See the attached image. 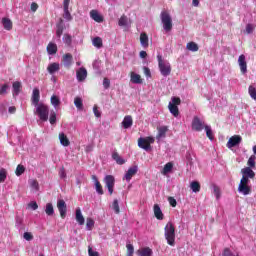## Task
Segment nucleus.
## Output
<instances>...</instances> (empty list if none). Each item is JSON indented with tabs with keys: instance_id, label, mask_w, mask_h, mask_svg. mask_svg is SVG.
<instances>
[{
	"instance_id": "obj_43",
	"label": "nucleus",
	"mask_w": 256,
	"mask_h": 256,
	"mask_svg": "<svg viewBox=\"0 0 256 256\" xmlns=\"http://www.w3.org/2000/svg\"><path fill=\"white\" fill-rule=\"evenodd\" d=\"M112 209L116 215H119L121 213V210L119 208V200L115 199L112 203Z\"/></svg>"
},
{
	"instance_id": "obj_6",
	"label": "nucleus",
	"mask_w": 256,
	"mask_h": 256,
	"mask_svg": "<svg viewBox=\"0 0 256 256\" xmlns=\"http://www.w3.org/2000/svg\"><path fill=\"white\" fill-rule=\"evenodd\" d=\"M239 193H242V195H250L251 193V186H249V181L247 180H240L239 186H238Z\"/></svg>"
},
{
	"instance_id": "obj_49",
	"label": "nucleus",
	"mask_w": 256,
	"mask_h": 256,
	"mask_svg": "<svg viewBox=\"0 0 256 256\" xmlns=\"http://www.w3.org/2000/svg\"><path fill=\"white\" fill-rule=\"evenodd\" d=\"M51 104L54 106V107H59V105H61V100H59V97L53 95L51 97Z\"/></svg>"
},
{
	"instance_id": "obj_12",
	"label": "nucleus",
	"mask_w": 256,
	"mask_h": 256,
	"mask_svg": "<svg viewBox=\"0 0 256 256\" xmlns=\"http://www.w3.org/2000/svg\"><path fill=\"white\" fill-rule=\"evenodd\" d=\"M69 3H71V0L63 1V9H64L63 18L66 19V21H73V16H71V12H69Z\"/></svg>"
},
{
	"instance_id": "obj_46",
	"label": "nucleus",
	"mask_w": 256,
	"mask_h": 256,
	"mask_svg": "<svg viewBox=\"0 0 256 256\" xmlns=\"http://www.w3.org/2000/svg\"><path fill=\"white\" fill-rule=\"evenodd\" d=\"M213 193L217 200L221 199V188L217 185H213Z\"/></svg>"
},
{
	"instance_id": "obj_3",
	"label": "nucleus",
	"mask_w": 256,
	"mask_h": 256,
	"mask_svg": "<svg viewBox=\"0 0 256 256\" xmlns=\"http://www.w3.org/2000/svg\"><path fill=\"white\" fill-rule=\"evenodd\" d=\"M157 60L161 75H163V77H168V75H171V64L163 61V56L161 55L157 56Z\"/></svg>"
},
{
	"instance_id": "obj_41",
	"label": "nucleus",
	"mask_w": 256,
	"mask_h": 256,
	"mask_svg": "<svg viewBox=\"0 0 256 256\" xmlns=\"http://www.w3.org/2000/svg\"><path fill=\"white\" fill-rule=\"evenodd\" d=\"M93 227H95V220H93L92 218H87L86 219L87 231H92Z\"/></svg>"
},
{
	"instance_id": "obj_32",
	"label": "nucleus",
	"mask_w": 256,
	"mask_h": 256,
	"mask_svg": "<svg viewBox=\"0 0 256 256\" xmlns=\"http://www.w3.org/2000/svg\"><path fill=\"white\" fill-rule=\"evenodd\" d=\"M190 189L193 193H199V191H201V183H199V181H192L190 183Z\"/></svg>"
},
{
	"instance_id": "obj_37",
	"label": "nucleus",
	"mask_w": 256,
	"mask_h": 256,
	"mask_svg": "<svg viewBox=\"0 0 256 256\" xmlns=\"http://www.w3.org/2000/svg\"><path fill=\"white\" fill-rule=\"evenodd\" d=\"M186 49H188V51H192L193 53L199 51V45H197V43L195 42H189L186 45Z\"/></svg>"
},
{
	"instance_id": "obj_4",
	"label": "nucleus",
	"mask_w": 256,
	"mask_h": 256,
	"mask_svg": "<svg viewBox=\"0 0 256 256\" xmlns=\"http://www.w3.org/2000/svg\"><path fill=\"white\" fill-rule=\"evenodd\" d=\"M153 143H155V138L151 136L138 139V147H140V149H144V151L151 150V144Z\"/></svg>"
},
{
	"instance_id": "obj_33",
	"label": "nucleus",
	"mask_w": 256,
	"mask_h": 256,
	"mask_svg": "<svg viewBox=\"0 0 256 256\" xmlns=\"http://www.w3.org/2000/svg\"><path fill=\"white\" fill-rule=\"evenodd\" d=\"M168 109L171 114H173L174 117H179V107L175 106V104H171V102L168 105Z\"/></svg>"
},
{
	"instance_id": "obj_44",
	"label": "nucleus",
	"mask_w": 256,
	"mask_h": 256,
	"mask_svg": "<svg viewBox=\"0 0 256 256\" xmlns=\"http://www.w3.org/2000/svg\"><path fill=\"white\" fill-rule=\"evenodd\" d=\"M126 256H133L135 253V247H133V244H126Z\"/></svg>"
},
{
	"instance_id": "obj_35",
	"label": "nucleus",
	"mask_w": 256,
	"mask_h": 256,
	"mask_svg": "<svg viewBox=\"0 0 256 256\" xmlns=\"http://www.w3.org/2000/svg\"><path fill=\"white\" fill-rule=\"evenodd\" d=\"M45 213L48 215V217H53V215H55V209L53 208L52 203L46 204Z\"/></svg>"
},
{
	"instance_id": "obj_2",
	"label": "nucleus",
	"mask_w": 256,
	"mask_h": 256,
	"mask_svg": "<svg viewBox=\"0 0 256 256\" xmlns=\"http://www.w3.org/2000/svg\"><path fill=\"white\" fill-rule=\"evenodd\" d=\"M36 111L35 115H38L40 121H48L49 120V106L43 103L35 105Z\"/></svg>"
},
{
	"instance_id": "obj_5",
	"label": "nucleus",
	"mask_w": 256,
	"mask_h": 256,
	"mask_svg": "<svg viewBox=\"0 0 256 256\" xmlns=\"http://www.w3.org/2000/svg\"><path fill=\"white\" fill-rule=\"evenodd\" d=\"M161 21L165 31H171V29H173V20L171 19V15L167 12L161 13Z\"/></svg>"
},
{
	"instance_id": "obj_24",
	"label": "nucleus",
	"mask_w": 256,
	"mask_h": 256,
	"mask_svg": "<svg viewBox=\"0 0 256 256\" xmlns=\"http://www.w3.org/2000/svg\"><path fill=\"white\" fill-rule=\"evenodd\" d=\"M138 256H151L153 255V250L149 247H144L142 249L137 250Z\"/></svg>"
},
{
	"instance_id": "obj_50",
	"label": "nucleus",
	"mask_w": 256,
	"mask_h": 256,
	"mask_svg": "<svg viewBox=\"0 0 256 256\" xmlns=\"http://www.w3.org/2000/svg\"><path fill=\"white\" fill-rule=\"evenodd\" d=\"M5 179H7V170L2 168L0 169V183H5Z\"/></svg>"
},
{
	"instance_id": "obj_64",
	"label": "nucleus",
	"mask_w": 256,
	"mask_h": 256,
	"mask_svg": "<svg viewBox=\"0 0 256 256\" xmlns=\"http://www.w3.org/2000/svg\"><path fill=\"white\" fill-rule=\"evenodd\" d=\"M144 74L146 77H151V70L148 67H144Z\"/></svg>"
},
{
	"instance_id": "obj_59",
	"label": "nucleus",
	"mask_w": 256,
	"mask_h": 256,
	"mask_svg": "<svg viewBox=\"0 0 256 256\" xmlns=\"http://www.w3.org/2000/svg\"><path fill=\"white\" fill-rule=\"evenodd\" d=\"M254 27H253V24H247L246 25V33L249 35V34H251V33H253V31H254Z\"/></svg>"
},
{
	"instance_id": "obj_20",
	"label": "nucleus",
	"mask_w": 256,
	"mask_h": 256,
	"mask_svg": "<svg viewBox=\"0 0 256 256\" xmlns=\"http://www.w3.org/2000/svg\"><path fill=\"white\" fill-rule=\"evenodd\" d=\"M90 17L93 21H96V23H103V16H101L97 10H91Z\"/></svg>"
},
{
	"instance_id": "obj_21",
	"label": "nucleus",
	"mask_w": 256,
	"mask_h": 256,
	"mask_svg": "<svg viewBox=\"0 0 256 256\" xmlns=\"http://www.w3.org/2000/svg\"><path fill=\"white\" fill-rule=\"evenodd\" d=\"M130 81L131 83H134L136 85H141V83H143V79L141 78V75L136 74L135 72L130 73Z\"/></svg>"
},
{
	"instance_id": "obj_11",
	"label": "nucleus",
	"mask_w": 256,
	"mask_h": 256,
	"mask_svg": "<svg viewBox=\"0 0 256 256\" xmlns=\"http://www.w3.org/2000/svg\"><path fill=\"white\" fill-rule=\"evenodd\" d=\"M241 141H243V138L241 136L234 135V136L230 137L226 146L228 147V149H233V147H237V145H239L241 143Z\"/></svg>"
},
{
	"instance_id": "obj_1",
	"label": "nucleus",
	"mask_w": 256,
	"mask_h": 256,
	"mask_svg": "<svg viewBox=\"0 0 256 256\" xmlns=\"http://www.w3.org/2000/svg\"><path fill=\"white\" fill-rule=\"evenodd\" d=\"M165 239L171 247L175 246V226L173 223L168 222L164 228Z\"/></svg>"
},
{
	"instance_id": "obj_25",
	"label": "nucleus",
	"mask_w": 256,
	"mask_h": 256,
	"mask_svg": "<svg viewBox=\"0 0 256 256\" xmlns=\"http://www.w3.org/2000/svg\"><path fill=\"white\" fill-rule=\"evenodd\" d=\"M2 25L6 31L13 29V21L7 17L2 18Z\"/></svg>"
},
{
	"instance_id": "obj_31",
	"label": "nucleus",
	"mask_w": 256,
	"mask_h": 256,
	"mask_svg": "<svg viewBox=\"0 0 256 256\" xmlns=\"http://www.w3.org/2000/svg\"><path fill=\"white\" fill-rule=\"evenodd\" d=\"M12 87H13V96L17 97V95L21 93V82L19 81L13 82Z\"/></svg>"
},
{
	"instance_id": "obj_16",
	"label": "nucleus",
	"mask_w": 256,
	"mask_h": 256,
	"mask_svg": "<svg viewBox=\"0 0 256 256\" xmlns=\"http://www.w3.org/2000/svg\"><path fill=\"white\" fill-rule=\"evenodd\" d=\"M137 171H138L137 166H133V167L129 168L124 176V179L129 183V181H131V179H133L134 175H137Z\"/></svg>"
},
{
	"instance_id": "obj_36",
	"label": "nucleus",
	"mask_w": 256,
	"mask_h": 256,
	"mask_svg": "<svg viewBox=\"0 0 256 256\" xmlns=\"http://www.w3.org/2000/svg\"><path fill=\"white\" fill-rule=\"evenodd\" d=\"M92 45L94 47H96L97 49H101V47H103V39L99 36L95 37L93 40H92Z\"/></svg>"
},
{
	"instance_id": "obj_58",
	"label": "nucleus",
	"mask_w": 256,
	"mask_h": 256,
	"mask_svg": "<svg viewBox=\"0 0 256 256\" xmlns=\"http://www.w3.org/2000/svg\"><path fill=\"white\" fill-rule=\"evenodd\" d=\"M88 254L89 256H99V252L93 251V248L91 246L88 247Z\"/></svg>"
},
{
	"instance_id": "obj_10",
	"label": "nucleus",
	"mask_w": 256,
	"mask_h": 256,
	"mask_svg": "<svg viewBox=\"0 0 256 256\" xmlns=\"http://www.w3.org/2000/svg\"><path fill=\"white\" fill-rule=\"evenodd\" d=\"M57 209L60 213V217L65 219V217H67V204L65 203V200L60 199L57 201Z\"/></svg>"
},
{
	"instance_id": "obj_26",
	"label": "nucleus",
	"mask_w": 256,
	"mask_h": 256,
	"mask_svg": "<svg viewBox=\"0 0 256 256\" xmlns=\"http://www.w3.org/2000/svg\"><path fill=\"white\" fill-rule=\"evenodd\" d=\"M93 181L95 182L96 192L98 195H103V186L101 185V182L97 179V176H92Z\"/></svg>"
},
{
	"instance_id": "obj_18",
	"label": "nucleus",
	"mask_w": 256,
	"mask_h": 256,
	"mask_svg": "<svg viewBox=\"0 0 256 256\" xmlns=\"http://www.w3.org/2000/svg\"><path fill=\"white\" fill-rule=\"evenodd\" d=\"M76 77H77V80L80 82L85 81V79H87V69L79 68L76 71Z\"/></svg>"
},
{
	"instance_id": "obj_51",
	"label": "nucleus",
	"mask_w": 256,
	"mask_h": 256,
	"mask_svg": "<svg viewBox=\"0 0 256 256\" xmlns=\"http://www.w3.org/2000/svg\"><path fill=\"white\" fill-rule=\"evenodd\" d=\"M49 121L51 125H55V123H57V113H55V111L50 113Z\"/></svg>"
},
{
	"instance_id": "obj_61",
	"label": "nucleus",
	"mask_w": 256,
	"mask_h": 256,
	"mask_svg": "<svg viewBox=\"0 0 256 256\" xmlns=\"http://www.w3.org/2000/svg\"><path fill=\"white\" fill-rule=\"evenodd\" d=\"M93 113L95 115V117H101V112L99 111V108L97 107V105H94L93 107Z\"/></svg>"
},
{
	"instance_id": "obj_48",
	"label": "nucleus",
	"mask_w": 256,
	"mask_h": 256,
	"mask_svg": "<svg viewBox=\"0 0 256 256\" xmlns=\"http://www.w3.org/2000/svg\"><path fill=\"white\" fill-rule=\"evenodd\" d=\"M74 105H75V107H77V109H79V110L83 109V100H82L81 98H79V97H76V98L74 99Z\"/></svg>"
},
{
	"instance_id": "obj_22",
	"label": "nucleus",
	"mask_w": 256,
	"mask_h": 256,
	"mask_svg": "<svg viewBox=\"0 0 256 256\" xmlns=\"http://www.w3.org/2000/svg\"><path fill=\"white\" fill-rule=\"evenodd\" d=\"M60 69H61V66L57 62H53L47 67V71L48 73H50V75L57 73V71H59Z\"/></svg>"
},
{
	"instance_id": "obj_27",
	"label": "nucleus",
	"mask_w": 256,
	"mask_h": 256,
	"mask_svg": "<svg viewBox=\"0 0 256 256\" xmlns=\"http://www.w3.org/2000/svg\"><path fill=\"white\" fill-rule=\"evenodd\" d=\"M140 43L145 49L149 47V36H147V33L140 34Z\"/></svg>"
},
{
	"instance_id": "obj_8",
	"label": "nucleus",
	"mask_w": 256,
	"mask_h": 256,
	"mask_svg": "<svg viewBox=\"0 0 256 256\" xmlns=\"http://www.w3.org/2000/svg\"><path fill=\"white\" fill-rule=\"evenodd\" d=\"M204 129H205V123H203V121H201V118H199L198 116H194L192 120V130L201 132Z\"/></svg>"
},
{
	"instance_id": "obj_63",
	"label": "nucleus",
	"mask_w": 256,
	"mask_h": 256,
	"mask_svg": "<svg viewBox=\"0 0 256 256\" xmlns=\"http://www.w3.org/2000/svg\"><path fill=\"white\" fill-rule=\"evenodd\" d=\"M39 9V5L35 2H33L31 4V11H33V13H35V11H37Z\"/></svg>"
},
{
	"instance_id": "obj_9",
	"label": "nucleus",
	"mask_w": 256,
	"mask_h": 256,
	"mask_svg": "<svg viewBox=\"0 0 256 256\" xmlns=\"http://www.w3.org/2000/svg\"><path fill=\"white\" fill-rule=\"evenodd\" d=\"M242 178L241 180L248 181L249 179H255V171L251 169L250 167H245L241 169Z\"/></svg>"
},
{
	"instance_id": "obj_19",
	"label": "nucleus",
	"mask_w": 256,
	"mask_h": 256,
	"mask_svg": "<svg viewBox=\"0 0 256 256\" xmlns=\"http://www.w3.org/2000/svg\"><path fill=\"white\" fill-rule=\"evenodd\" d=\"M122 126L124 129H130V127H133V117L131 115L125 116L122 121Z\"/></svg>"
},
{
	"instance_id": "obj_15",
	"label": "nucleus",
	"mask_w": 256,
	"mask_h": 256,
	"mask_svg": "<svg viewBox=\"0 0 256 256\" xmlns=\"http://www.w3.org/2000/svg\"><path fill=\"white\" fill-rule=\"evenodd\" d=\"M62 63L64 65V67L69 69V67H71V65H73V55H71V53H66L62 57Z\"/></svg>"
},
{
	"instance_id": "obj_60",
	"label": "nucleus",
	"mask_w": 256,
	"mask_h": 256,
	"mask_svg": "<svg viewBox=\"0 0 256 256\" xmlns=\"http://www.w3.org/2000/svg\"><path fill=\"white\" fill-rule=\"evenodd\" d=\"M24 239H25L26 241H32V239H33V234H31V232H25V233H24Z\"/></svg>"
},
{
	"instance_id": "obj_40",
	"label": "nucleus",
	"mask_w": 256,
	"mask_h": 256,
	"mask_svg": "<svg viewBox=\"0 0 256 256\" xmlns=\"http://www.w3.org/2000/svg\"><path fill=\"white\" fill-rule=\"evenodd\" d=\"M204 129L206 131V137H208L210 141H213V139H215V136L213 135V130H211V126L205 125Z\"/></svg>"
},
{
	"instance_id": "obj_34",
	"label": "nucleus",
	"mask_w": 256,
	"mask_h": 256,
	"mask_svg": "<svg viewBox=\"0 0 256 256\" xmlns=\"http://www.w3.org/2000/svg\"><path fill=\"white\" fill-rule=\"evenodd\" d=\"M112 159H114L118 165H125V159L121 158L118 152L112 153Z\"/></svg>"
},
{
	"instance_id": "obj_14",
	"label": "nucleus",
	"mask_w": 256,
	"mask_h": 256,
	"mask_svg": "<svg viewBox=\"0 0 256 256\" xmlns=\"http://www.w3.org/2000/svg\"><path fill=\"white\" fill-rule=\"evenodd\" d=\"M238 65L240 67V71L243 75L247 73V61L245 60V55L241 54L238 58Z\"/></svg>"
},
{
	"instance_id": "obj_17",
	"label": "nucleus",
	"mask_w": 256,
	"mask_h": 256,
	"mask_svg": "<svg viewBox=\"0 0 256 256\" xmlns=\"http://www.w3.org/2000/svg\"><path fill=\"white\" fill-rule=\"evenodd\" d=\"M63 31H65V24H63V18H60L59 22L56 25V37H58V39H61Z\"/></svg>"
},
{
	"instance_id": "obj_45",
	"label": "nucleus",
	"mask_w": 256,
	"mask_h": 256,
	"mask_svg": "<svg viewBox=\"0 0 256 256\" xmlns=\"http://www.w3.org/2000/svg\"><path fill=\"white\" fill-rule=\"evenodd\" d=\"M248 93H249L251 99H254V101H256V88L253 85L249 86Z\"/></svg>"
},
{
	"instance_id": "obj_55",
	"label": "nucleus",
	"mask_w": 256,
	"mask_h": 256,
	"mask_svg": "<svg viewBox=\"0 0 256 256\" xmlns=\"http://www.w3.org/2000/svg\"><path fill=\"white\" fill-rule=\"evenodd\" d=\"M171 105H175L176 107H177V105H181V98H179V97H172Z\"/></svg>"
},
{
	"instance_id": "obj_30",
	"label": "nucleus",
	"mask_w": 256,
	"mask_h": 256,
	"mask_svg": "<svg viewBox=\"0 0 256 256\" xmlns=\"http://www.w3.org/2000/svg\"><path fill=\"white\" fill-rule=\"evenodd\" d=\"M47 53L48 55H55L57 53V44L53 43V42H50L48 45H47Z\"/></svg>"
},
{
	"instance_id": "obj_62",
	"label": "nucleus",
	"mask_w": 256,
	"mask_h": 256,
	"mask_svg": "<svg viewBox=\"0 0 256 256\" xmlns=\"http://www.w3.org/2000/svg\"><path fill=\"white\" fill-rule=\"evenodd\" d=\"M222 256H234L229 248H225Z\"/></svg>"
},
{
	"instance_id": "obj_42",
	"label": "nucleus",
	"mask_w": 256,
	"mask_h": 256,
	"mask_svg": "<svg viewBox=\"0 0 256 256\" xmlns=\"http://www.w3.org/2000/svg\"><path fill=\"white\" fill-rule=\"evenodd\" d=\"M256 156L255 155H251L250 158L247 161V165L250 169H255V165H256Z\"/></svg>"
},
{
	"instance_id": "obj_56",
	"label": "nucleus",
	"mask_w": 256,
	"mask_h": 256,
	"mask_svg": "<svg viewBox=\"0 0 256 256\" xmlns=\"http://www.w3.org/2000/svg\"><path fill=\"white\" fill-rule=\"evenodd\" d=\"M168 203L171 205V207H177V200L173 197H168Z\"/></svg>"
},
{
	"instance_id": "obj_52",
	"label": "nucleus",
	"mask_w": 256,
	"mask_h": 256,
	"mask_svg": "<svg viewBox=\"0 0 256 256\" xmlns=\"http://www.w3.org/2000/svg\"><path fill=\"white\" fill-rule=\"evenodd\" d=\"M118 25H119L120 27H126V25H127V16L122 15V16L120 17L119 21H118Z\"/></svg>"
},
{
	"instance_id": "obj_28",
	"label": "nucleus",
	"mask_w": 256,
	"mask_h": 256,
	"mask_svg": "<svg viewBox=\"0 0 256 256\" xmlns=\"http://www.w3.org/2000/svg\"><path fill=\"white\" fill-rule=\"evenodd\" d=\"M154 215L156 219L159 221H163V211H161V207H159V204L154 205Z\"/></svg>"
},
{
	"instance_id": "obj_7",
	"label": "nucleus",
	"mask_w": 256,
	"mask_h": 256,
	"mask_svg": "<svg viewBox=\"0 0 256 256\" xmlns=\"http://www.w3.org/2000/svg\"><path fill=\"white\" fill-rule=\"evenodd\" d=\"M105 187L108 188V192L110 195H113V191L115 189V177L113 175H107L104 178Z\"/></svg>"
},
{
	"instance_id": "obj_29",
	"label": "nucleus",
	"mask_w": 256,
	"mask_h": 256,
	"mask_svg": "<svg viewBox=\"0 0 256 256\" xmlns=\"http://www.w3.org/2000/svg\"><path fill=\"white\" fill-rule=\"evenodd\" d=\"M76 221L78 225H85V217L81 213V208L76 209Z\"/></svg>"
},
{
	"instance_id": "obj_23",
	"label": "nucleus",
	"mask_w": 256,
	"mask_h": 256,
	"mask_svg": "<svg viewBox=\"0 0 256 256\" xmlns=\"http://www.w3.org/2000/svg\"><path fill=\"white\" fill-rule=\"evenodd\" d=\"M59 141L63 147H69L71 145V141H69V138L63 132L59 134Z\"/></svg>"
},
{
	"instance_id": "obj_38",
	"label": "nucleus",
	"mask_w": 256,
	"mask_h": 256,
	"mask_svg": "<svg viewBox=\"0 0 256 256\" xmlns=\"http://www.w3.org/2000/svg\"><path fill=\"white\" fill-rule=\"evenodd\" d=\"M171 171H173V164L172 162H168L164 165L162 175H167L168 173H171Z\"/></svg>"
},
{
	"instance_id": "obj_39",
	"label": "nucleus",
	"mask_w": 256,
	"mask_h": 256,
	"mask_svg": "<svg viewBox=\"0 0 256 256\" xmlns=\"http://www.w3.org/2000/svg\"><path fill=\"white\" fill-rule=\"evenodd\" d=\"M167 131H168L167 126H162L158 128V134L156 136V139H161V137H165Z\"/></svg>"
},
{
	"instance_id": "obj_57",
	"label": "nucleus",
	"mask_w": 256,
	"mask_h": 256,
	"mask_svg": "<svg viewBox=\"0 0 256 256\" xmlns=\"http://www.w3.org/2000/svg\"><path fill=\"white\" fill-rule=\"evenodd\" d=\"M7 89H9V85L4 84L0 87V95H5L7 93Z\"/></svg>"
},
{
	"instance_id": "obj_13",
	"label": "nucleus",
	"mask_w": 256,
	"mask_h": 256,
	"mask_svg": "<svg viewBox=\"0 0 256 256\" xmlns=\"http://www.w3.org/2000/svg\"><path fill=\"white\" fill-rule=\"evenodd\" d=\"M41 99V93L39 91V88H34L33 92H32V97H31V103L32 105H40L41 103H39Z\"/></svg>"
},
{
	"instance_id": "obj_54",
	"label": "nucleus",
	"mask_w": 256,
	"mask_h": 256,
	"mask_svg": "<svg viewBox=\"0 0 256 256\" xmlns=\"http://www.w3.org/2000/svg\"><path fill=\"white\" fill-rule=\"evenodd\" d=\"M103 87L104 89H109L111 87V80H109V78L103 79Z\"/></svg>"
},
{
	"instance_id": "obj_47",
	"label": "nucleus",
	"mask_w": 256,
	"mask_h": 256,
	"mask_svg": "<svg viewBox=\"0 0 256 256\" xmlns=\"http://www.w3.org/2000/svg\"><path fill=\"white\" fill-rule=\"evenodd\" d=\"M17 177H21V175H23V173H25V166L19 164L17 167H16V171H15Z\"/></svg>"
},
{
	"instance_id": "obj_53",
	"label": "nucleus",
	"mask_w": 256,
	"mask_h": 256,
	"mask_svg": "<svg viewBox=\"0 0 256 256\" xmlns=\"http://www.w3.org/2000/svg\"><path fill=\"white\" fill-rule=\"evenodd\" d=\"M30 187H32V189L35 191H39V182L37 179L30 180Z\"/></svg>"
}]
</instances>
